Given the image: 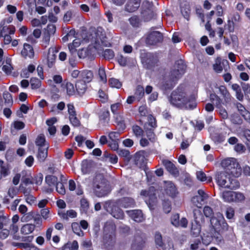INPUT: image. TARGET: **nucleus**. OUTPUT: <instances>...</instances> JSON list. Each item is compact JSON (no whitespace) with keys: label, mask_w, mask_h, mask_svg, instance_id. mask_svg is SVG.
Masks as SVG:
<instances>
[{"label":"nucleus","mask_w":250,"mask_h":250,"mask_svg":"<svg viewBox=\"0 0 250 250\" xmlns=\"http://www.w3.org/2000/svg\"><path fill=\"white\" fill-rule=\"evenodd\" d=\"M186 68V66L182 60L176 61L170 72H165V71L162 72L158 86L163 90L172 89L178 79L185 73Z\"/></svg>","instance_id":"f257e3e1"},{"label":"nucleus","mask_w":250,"mask_h":250,"mask_svg":"<svg viewBox=\"0 0 250 250\" xmlns=\"http://www.w3.org/2000/svg\"><path fill=\"white\" fill-rule=\"evenodd\" d=\"M170 104L176 107L193 109L196 106L195 97L188 96L182 87H177L168 98Z\"/></svg>","instance_id":"f03ea898"},{"label":"nucleus","mask_w":250,"mask_h":250,"mask_svg":"<svg viewBox=\"0 0 250 250\" xmlns=\"http://www.w3.org/2000/svg\"><path fill=\"white\" fill-rule=\"evenodd\" d=\"M92 189L94 194L98 197L106 196L110 191L107 181L100 174L96 175L94 178Z\"/></svg>","instance_id":"7ed1b4c3"},{"label":"nucleus","mask_w":250,"mask_h":250,"mask_svg":"<svg viewBox=\"0 0 250 250\" xmlns=\"http://www.w3.org/2000/svg\"><path fill=\"white\" fill-rule=\"evenodd\" d=\"M221 166L225 172L235 177H239L241 174V169L236 159L227 158L223 159L221 163Z\"/></svg>","instance_id":"20e7f679"},{"label":"nucleus","mask_w":250,"mask_h":250,"mask_svg":"<svg viewBox=\"0 0 250 250\" xmlns=\"http://www.w3.org/2000/svg\"><path fill=\"white\" fill-rule=\"evenodd\" d=\"M157 127L155 118L151 115L147 117V122L144 124V132H145L146 137L151 143H154L156 140L155 134L154 132L155 128Z\"/></svg>","instance_id":"39448f33"},{"label":"nucleus","mask_w":250,"mask_h":250,"mask_svg":"<svg viewBox=\"0 0 250 250\" xmlns=\"http://www.w3.org/2000/svg\"><path fill=\"white\" fill-rule=\"evenodd\" d=\"M208 198V195L203 190L199 189L198 190V195L192 198L191 202L194 206L198 208H201Z\"/></svg>","instance_id":"423d86ee"},{"label":"nucleus","mask_w":250,"mask_h":250,"mask_svg":"<svg viewBox=\"0 0 250 250\" xmlns=\"http://www.w3.org/2000/svg\"><path fill=\"white\" fill-rule=\"evenodd\" d=\"M163 40V35L159 31H154L150 32L146 38V43L150 45H155Z\"/></svg>","instance_id":"0eeeda50"},{"label":"nucleus","mask_w":250,"mask_h":250,"mask_svg":"<svg viewBox=\"0 0 250 250\" xmlns=\"http://www.w3.org/2000/svg\"><path fill=\"white\" fill-rule=\"evenodd\" d=\"M153 188H150L149 190H143L141 192V195L145 197V202L149 206H153L157 201V197L153 192Z\"/></svg>","instance_id":"6e6552de"},{"label":"nucleus","mask_w":250,"mask_h":250,"mask_svg":"<svg viewBox=\"0 0 250 250\" xmlns=\"http://www.w3.org/2000/svg\"><path fill=\"white\" fill-rule=\"evenodd\" d=\"M58 52V50L55 47L49 48L46 58V63L49 68H52L54 66Z\"/></svg>","instance_id":"1a4fd4ad"},{"label":"nucleus","mask_w":250,"mask_h":250,"mask_svg":"<svg viewBox=\"0 0 250 250\" xmlns=\"http://www.w3.org/2000/svg\"><path fill=\"white\" fill-rule=\"evenodd\" d=\"M58 178L52 175H47L45 176V183L49 187L48 188L45 189V192L47 193H51L54 190V187L58 183Z\"/></svg>","instance_id":"9d476101"},{"label":"nucleus","mask_w":250,"mask_h":250,"mask_svg":"<svg viewBox=\"0 0 250 250\" xmlns=\"http://www.w3.org/2000/svg\"><path fill=\"white\" fill-rule=\"evenodd\" d=\"M91 42H93L94 47L95 49L98 50H102V47L108 46L110 44V43L106 40V38L98 37L97 36L96 38L92 39Z\"/></svg>","instance_id":"9b49d317"},{"label":"nucleus","mask_w":250,"mask_h":250,"mask_svg":"<svg viewBox=\"0 0 250 250\" xmlns=\"http://www.w3.org/2000/svg\"><path fill=\"white\" fill-rule=\"evenodd\" d=\"M126 213L135 222H141L144 220V216L141 210H126Z\"/></svg>","instance_id":"f8f14e48"},{"label":"nucleus","mask_w":250,"mask_h":250,"mask_svg":"<svg viewBox=\"0 0 250 250\" xmlns=\"http://www.w3.org/2000/svg\"><path fill=\"white\" fill-rule=\"evenodd\" d=\"M151 3L148 1H145L143 2V8L145 6L148 7L146 9H144L142 11V14L145 20L146 21H149L153 16V12L151 8Z\"/></svg>","instance_id":"ddd939ff"},{"label":"nucleus","mask_w":250,"mask_h":250,"mask_svg":"<svg viewBox=\"0 0 250 250\" xmlns=\"http://www.w3.org/2000/svg\"><path fill=\"white\" fill-rule=\"evenodd\" d=\"M165 190L166 194L172 198L175 197L178 194L177 188L171 182H167L166 183Z\"/></svg>","instance_id":"4468645a"},{"label":"nucleus","mask_w":250,"mask_h":250,"mask_svg":"<svg viewBox=\"0 0 250 250\" xmlns=\"http://www.w3.org/2000/svg\"><path fill=\"white\" fill-rule=\"evenodd\" d=\"M162 163L167 170L171 174L175 177H177L179 175V172L178 169L171 162L167 160H164Z\"/></svg>","instance_id":"2eb2a0df"},{"label":"nucleus","mask_w":250,"mask_h":250,"mask_svg":"<svg viewBox=\"0 0 250 250\" xmlns=\"http://www.w3.org/2000/svg\"><path fill=\"white\" fill-rule=\"evenodd\" d=\"M226 172H218L215 175V179L217 184L220 187L226 188V185L228 183V177Z\"/></svg>","instance_id":"dca6fc26"},{"label":"nucleus","mask_w":250,"mask_h":250,"mask_svg":"<svg viewBox=\"0 0 250 250\" xmlns=\"http://www.w3.org/2000/svg\"><path fill=\"white\" fill-rule=\"evenodd\" d=\"M118 205L125 208H133L135 206L134 200L130 197H124L117 201Z\"/></svg>","instance_id":"f3484780"},{"label":"nucleus","mask_w":250,"mask_h":250,"mask_svg":"<svg viewBox=\"0 0 250 250\" xmlns=\"http://www.w3.org/2000/svg\"><path fill=\"white\" fill-rule=\"evenodd\" d=\"M134 161L135 165L140 168L144 167L146 164V159L143 152L135 153Z\"/></svg>","instance_id":"a211bd4d"},{"label":"nucleus","mask_w":250,"mask_h":250,"mask_svg":"<svg viewBox=\"0 0 250 250\" xmlns=\"http://www.w3.org/2000/svg\"><path fill=\"white\" fill-rule=\"evenodd\" d=\"M141 0H128L125 5V9L128 12L136 11L140 5Z\"/></svg>","instance_id":"6ab92c4d"},{"label":"nucleus","mask_w":250,"mask_h":250,"mask_svg":"<svg viewBox=\"0 0 250 250\" xmlns=\"http://www.w3.org/2000/svg\"><path fill=\"white\" fill-rule=\"evenodd\" d=\"M224 221V218L221 213H217V217H211L210 219V223L213 228L215 230H220V226L221 222Z\"/></svg>","instance_id":"aec40b11"},{"label":"nucleus","mask_w":250,"mask_h":250,"mask_svg":"<svg viewBox=\"0 0 250 250\" xmlns=\"http://www.w3.org/2000/svg\"><path fill=\"white\" fill-rule=\"evenodd\" d=\"M147 58L146 60V67L148 69H152L155 66H157L158 59L153 54L149 53L146 55Z\"/></svg>","instance_id":"412c9836"},{"label":"nucleus","mask_w":250,"mask_h":250,"mask_svg":"<svg viewBox=\"0 0 250 250\" xmlns=\"http://www.w3.org/2000/svg\"><path fill=\"white\" fill-rule=\"evenodd\" d=\"M21 54L25 58L27 57L32 58L34 56V51L32 46L28 43H24Z\"/></svg>","instance_id":"4be33fe9"},{"label":"nucleus","mask_w":250,"mask_h":250,"mask_svg":"<svg viewBox=\"0 0 250 250\" xmlns=\"http://www.w3.org/2000/svg\"><path fill=\"white\" fill-rule=\"evenodd\" d=\"M65 106V104L63 102H61L57 104H51L50 105V112L54 115H58L64 109Z\"/></svg>","instance_id":"5701e85b"},{"label":"nucleus","mask_w":250,"mask_h":250,"mask_svg":"<svg viewBox=\"0 0 250 250\" xmlns=\"http://www.w3.org/2000/svg\"><path fill=\"white\" fill-rule=\"evenodd\" d=\"M93 77V75L92 71L90 70H83L81 71L79 80L84 82L86 83L91 81Z\"/></svg>","instance_id":"b1692460"},{"label":"nucleus","mask_w":250,"mask_h":250,"mask_svg":"<svg viewBox=\"0 0 250 250\" xmlns=\"http://www.w3.org/2000/svg\"><path fill=\"white\" fill-rule=\"evenodd\" d=\"M48 145L45 146L44 147H39L37 158L39 161L43 162L47 156V150L48 148Z\"/></svg>","instance_id":"393cba45"},{"label":"nucleus","mask_w":250,"mask_h":250,"mask_svg":"<svg viewBox=\"0 0 250 250\" xmlns=\"http://www.w3.org/2000/svg\"><path fill=\"white\" fill-rule=\"evenodd\" d=\"M75 87L76 91L80 95L84 94L87 88L86 83L79 80L76 83Z\"/></svg>","instance_id":"a878e982"},{"label":"nucleus","mask_w":250,"mask_h":250,"mask_svg":"<svg viewBox=\"0 0 250 250\" xmlns=\"http://www.w3.org/2000/svg\"><path fill=\"white\" fill-rule=\"evenodd\" d=\"M35 70V66L33 64H29L27 68L22 70L21 73V76L22 78H28L30 77V74Z\"/></svg>","instance_id":"bb28decb"},{"label":"nucleus","mask_w":250,"mask_h":250,"mask_svg":"<svg viewBox=\"0 0 250 250\" xmlns=\"http://www.w3.org/2000/svg\"><path fill=\"white\" fill-rule=\"evenodd\" d=\"M114 218L118 219H123L125 217V214L120 208L115 206L110 213Z\"/></svg>","instance_id":"cd10ccee"},{"label":"nucleus","mask_w":250,"mask_h":250,"mask_svg":"<svg viewBox=\"0 0 250 250\" xmlns=\"http://www.w3.org/2000/svg\"><path fill=\"white\" fill-rule=\"evenodd\" d=\"M100 124L105 126L109 121V112L104 111L101 113L99 116Z\"/></svg>","instance_id":"c85d7f7f"},{"label":"nucleus","mask_w":250,"mask_h":250,"mask_svg":"<svg viewBox=\"0 0 250 250\" xmlns=\"http://www.w3.org/2000/svg\"><path fill=\"white\" fill-rule=\"evenodd\" d=\"M35 228V225L32 224H27L21 227V232L22 234H28L34 230Z\"/></svg>","instance_id":"c756f323"},{"label":"nucleus","mask_w":250,"mask_h":250,"mask_svg":"<svg viewBox=\"0 0 250 250\" xmlns=\"http://www.w3.org/2000/svg\"><path fill=\"white\" fill-rule=\"evenodd\" d=\"M234 196V191H226L222 194V197L225 202L228 203L233 202V198Z\"/></svg>","instance_id":"7c9ffc66"},{"label":"nucleus","mask_w":250,"mask_h":250,"mask_svg":"<svg viewBox=\"0 0 250 250\" xmlns=\"http://www.w3.org/2000/svg\"><path fill=\"white\" fill-rule=\"evenodd\" d=\"M240 186L239 183L235 179L229 178L226 188L231 189H236Z\"/></svg>","instance_id":"2f4dec72"},{"label":"nucleus","mask_w":250,"mask_h":250,"mask_svg":"<svg viewBox=\"0 0 250 250\" xmlns=\"http://www.w3.org/2000/svg\"><path fill=\"white\" fill-rule=\"evenodd\" d=\"M10 223L9 218L3 215H0V229L9 227Z\"/></svg>","instance_id":"473e14b6"},{"label":"nucleus","mask_w":250,"mask_h":250,"mask_svg":"<svg viewBox=\"0 0 250 250\" xmlns=\"http://www.w3.org/2000/svg\"><path fill=\"white\" fill-rule=\"evenodd\" d=\"M72 229L74 233L79 236H83V232L81 230L80 224L77 222H74L71 225Z\"/></svg>","instance_id":"72a5a7b5"},{"label":"nucleus","mask_w":250,"mask_h":250,"mask_svg":"<svg viewBox=\"0 0 250 250\" xmlns=\"http://www.w3.org/2000/svg\"><path fill=\"white\" fill-rule=\"evenodd\" d=\"M130 24L134 27H138L141 25V20L137 16H133L128 19Z\"/></svg>","instance_id":"f704fd0d"},{"label":"nucleus","mask_w":250,"mask_h":250,"mask_svg":"<svg viewBox=\"0 0 250 250\" xmlns=\"http://www.w3.org/2000/svg\"><path fill=\"white\" fill-rule=\"evenodd\" d=\"M41 83V81L38 78H32L30 79V85L33 89H37L40 88Z\"/></svg>","instance_id":"c9c22d12"},{"label":"nucleus","mask_w":250,"mask_h":250,"mask_svg":"<svg viewBox=\"0 0 250 250\" xmlns=\"http://www.w3.org/2000/svg\"><path fill=\"white\" fill-rule=\"evenodd\" d=\"M135 97L140 101L144 95V89L141 85H138L135 92Z\"/></svg>","instance_id":"e433bc0d"},{"label":"nucleus","mask_w":250,"mask_h":250,"mask_svg":"<svg viewBox=\"0 0 250 250\" xmlns=\"http://www.w3.org/2000/svg\"><path fill=\"white\" fill-rule=\"evenodd\" d=\"M35 143L39 147H44L45 146L48 145L45 143V139L43 135H39L37 137Z\"/></svg>","instance_id":"4c0bfd02"},{"label":"nucleus","mask_w":250,"mask_h":250,"mask_svg":"<svg viewBox=\"0 0 250 250\" xmlns=\"http://www.w3.org/2000/svg\"><path fill=\"white\" fill-rule=\"evenodd\" d=\"M230 120L232 123L235 125H240L242 123V120L237 114H232L230 116Z\"/></svg>","instance_id":"58836bf2"},{"label":"nucleus","mask_w":250,"mask_h":250,"mask_svg":"<svg viewBox=\"0 0 250 250\" xmlns=\"http://www.w3.org/2000/svg\"><path fill=\"white\" fill-rule=\"evenodd\" d=\"M245 199L244 194L241 192L234 191V196L233 198V202H241L244 201Z\"/></svg>","instance_id":"ea45409f"},{"label":"nucleus","mask_w":250,"mask_h":250,"mask_svg":"<svg viewBox=\"0 0 250 250\" xmlns=\"http://www.w3.org/2000/svg\"><path fill=\"white\" fill-rule=\"evenodd\" d=\"M155 242L157 248L163 247L164 244L162 240V236L159 232H156L155 234Z\"/></svg>","instance_id":"a19ab883"},{"label":"nucleus","mask_w":250,"mask_h":250,"mask_svg":"<svg viewBox=\"0 0 250 250\" xmlns=\"http://www.w3.org/2000/svg\"><path fill=\"white\" fill-rule=\"evenodd\" d=\"M115 206L114 202L111 200L105 201L103 205L104 208L109 213L111 212L113 208Z\"/></svg>","instance_id":"79ce46f5"},{"label":"nucleus","mask_w":250,"mask_h":250,"mask_svg":"<svg viewBox=\"0 0 250 250\" xmlns=\"http://www.w3.org/2000/svg\"><path fill=\"white\" fill-rule=\"evenodd\" d=\"M228 64V62L227 61H223L222 62V64L221 62H217L215 64L213 65V68L214 71L217 73H220L223 70V66L222 65H225V63Z\"/></svg>","instance_id":"37998d69"},{"label":"nucleus","mask_w":250,"mask_h":250,"mask_svg":"<svg viewBox=\"0 0 250 250\" xmlns=\"http://www.w3.org/2000/svg\"><path fill=\"white\" fill-rule=\"evenodd\" d=\"M132 131L136 137H139L143 136L144 129L143 130L141 127L137 125H134L132 126Z\"/></svg>","instance_id":"c03bdc74"},{"label":"nucleus","mask_w":250,"mask_h":250,"mask_svg":"<svg viewBox=\"0 0 250 250\" xmlns=\"http://www.w3.org/2000/svg\"><path fill=\"white\" fill-rule=\"evenodd\" d=\"M237 107L238 110L241 112V114L244 117H248V118L250 119V113L246 110L241 104L238 103L237 104Z\"/></svg>","instance_id":"a18cd8bd"},{"label":"nucleus","mask_w":250,"mask_h":250,"mask_svg":"<svg viewBox=\"0 0 250 250\" xmlns=\"http://www.w3.org/2000/svg\"><path fill=\"white\" fill-rule=\"evenodd\" d=\"M65 88L66 90V93L68 95L71 96L74 94L75 90L72 83L69 82L66 83L65 85Z\"/></svg>","instance_id":"49530a36"},{"label":"nucleus","mask_w":250,"mask_h":250,"mask_svg":"<svg viewBox=\"0 0 250 250\" xmlns=\"http://www.w3.org/2000/svg\"><path fill=\"white\" fill-rule=\"evenodd\" d=\"M89 208V203L85 198L81 200V210L82 212L85 213Z\"/></svg>","instance_id":"de8ad7c7"},{"label":"nucleus","mask_w":250,"mask_h":250,"mask_svg":"<svg viewBox=\"0 0 250 250\" xmlns=\"http://www.w3.org/2000/svg\"><path fill=\"white\" fill-rule=\"evenodd\" d=\"M109 83L112 87L120 88L122 84L118 79L115 78H111L109 80Z\"/></svg>","instance_id":"09e8293b"},{"label":"nucleus","mask_w":250,"mask_h":250,"mask_svg":"<svg viewBox=\"0 0 250 250\" xmlns=\"http://www.w3.org/2000/svg\"><path fill=\"white\" fill-rule=\"evenodd\" d=\"M103 56L105 59L110 60L114 58V53L112 50L106 49L103 52Z\"/></svg>","instance_id":"8fccbe9b"},{"label":"nucleus","mask_w":250,"mask_h":250,"mask_svg":"<svg viewBox=\"0 0 250 250\" xmlns=\"http://www.w3.org/2000/svg\"><path fill=\"white\" fill-rule=\"evenodd\" d=\"M98 74L100 80L104 83H105L107 81L106 76L104 67H100L99 69Z\"/></svg>","instance_id":"3c124183"},{"label":"nucleus","mask_w":250,"mask_h":250,"mask_svg":"<svg viewBox=\"0 0 250 250\" xmlns=\"http://www.w3.org/2000/svg\"><path fill=\"white\" fill-rule=\"evenodd\" d=\"M193 214L194 220L196 223L200 222V220H202L203 215L201 211L199 209H194L193 210Z\"/></svg>","instance_id":"603ef678"},{"label":"nucleus","mask_w":250,"mask_h":250,"mask_svg":"<svg viewBox=\"0 0 250 250\" xmlns=\"http://www.w3.org/2000/svg\"><path fill=\"white\" fill-rule=\"evenodd\" d=\"M55 187H56V189L59 194L64 195L65 193V189L63 183H58Z\"/></svg>","instance_id":"864d4df0"},{"label":"nucleus","mask_w":250,"mask_h":250,"mask_svg":"<svg viewBox=\"0 0 250 250\" xmlns=\"http://www.w3.org/2000/svg\"><path fill=\"white\" fill-rule=\"evenodd\" d=\"M163 206L164 211L168 213L171 210V203L168 200H164L163 202Z\"/></svg>","instance_id":"5fc2aeb1"},{"label":"nucleus","mask_w":250,"mask_h":250,"mask_svg":"<svg viewBox=\"0 0 250 250\" xmlns=\"http://www.w3.org/2000/svg\"><path fill=\"white\" fill-rule=\"evenodd\" d=\"M117 58L119 63L121 65L124 66L126 65L127 62V58L125 57L123 55H118Z\"/></svg>","instance_id":"6e6d98bb"},{"label":"nucleus","mask_w":250,"mask_h":250,"mask_svg":"<svg viewBox=\"0 0 250 250\" xmlns=\"http://www.w3.org/2000/svg\"><path fill=\"white\" fill-rule=\"evenodd\" d=\"M234 150L239 154L245 153L246 151L245 146L242 144H237L234 146Z\"/></svg>","instance_id":"4d7b16f0"},{"label":"nucleus","mask_w":250,"mask_h":250,"mask_svg":"<svg viewBox=\"0 0 250 250\" xmlns=\"http://www.w3.org/2000/svg\"><path fill=\"white\" fill-rule=\"evenodd\" d=\"M75 16V13L72 11H67L63 16V20L65 22L69 21L73 16Z\"/></svg>","instance_id":"13d9d810"},{"label":"nucleus","mask_w":250,"mask_h":250,"mask_svg":"<svg viewBox=\"0 0 250 250\" xmlns=\"http://www.w3.org/2000/svg\"><path fill=\"white\" fill-rule=\"evenodd\" d=\"M77 54L80 58H85L89 55V50L87 48H83L79 50Z\"/></svg>","instance_id":"bf43d9fd"},{"label":"nucleus","mask_w":250,"mask_h":250,"mask_svg":"<svg viewBox=\"0 0 250 250\" xmlns=\"http://www.w3.org/2000/svg\"><path fill=\"white\" fill-rule=\"evenodd\" d=\"M34 217L33 216V213L32 212L25 213L21 217V221L22 222H28L32 220Z\"/></svg>","instance_id":"052dcab7"},{"label":"nucleus","mask_w":250,"mask_h":250,"mask_svg":"<svg viewBox=\"0 0 250 250\" xmlns=\"http://www.w3.org/2000/svg\"><path fill=\"white\" fill-rule=\"evenodd\" d=\"M172 224L175 227H179V215L178 214H175L172 216L171 218Z\"/></svg>","instance_id":"680f3d73"},{"label":"nucleus","mask_w":250,"mask_h":250,"mask_svg":"<svg viewBox=\"0 0 250 250\" xmlns=\"http://www.w3.org/2000/svg\"><path fill=\"white\" fill-rule=\"evenodd\" d=\"M71 245V248L72 250H78L79 248L78 243L77 241L74 240L72 242V243L70 244H66L63 248V250H65L66 249L69 247V246Z\"/></svg>","instance_id":"e2e57ef3"},{"label":"nucleus","mask_w":250,"mask_h":250,"mask_svg":"<svg viewBox=\"0 0 250 250\" xmlns=\"http://www.w3.org/2000/svg\"><path fill=\"white\" fill-rule=\"evenodd\" d=\"M203 211L205 215L207 217L211 218V216L213 214L212 209L208 206H205L204 208Z\"/></svg>","instance_id":"0e129e2a"},{"label":"nucleus","mask_w":250,"mask_h":250,"mask_svg":"<svg viewBox=\"0 0 250 250\" xmlns=\"http://www.w3.org/2000/svg\"><path fill=\"white\" fill-rule=\"evenodd\" d=\"M18 246L23 248L25 250H36L37 248L34 246H32L28 243H19Z\"/></svg>","instance_id":"69168bd1"},{"label":"nucleus","mask_w":250,"mask_h":250,"mask_svg":"<svg viewBox=\"0 0 250 250\" xmlns=\"http://www.w3.org/2000/svg\"><path fill=\"white\" fill-rule=\"evenodd\" d=\"M3 99H4L5 103L8 104H12L13 103V99L12 95L8 92H4L3 94Z\"/></svg>","instance_id":"338daca9"},{"label":"nucleus","mask_w":250,"mask_h":250,"mask_svg":"<svg viewBox=\"0 0 250 250\" xmlns=\"http://www.w3.org/2000/svg\"><path fill=\"white\" fill-rule=\"evenodd\" d=\"M241 86L245 94H250V83H242Z\"/></svg>","instance_id":"774afa93"}]
</instances>
